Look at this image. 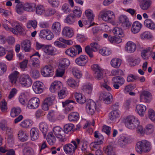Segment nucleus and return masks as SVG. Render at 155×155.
Wrapping results in <instances>:
<instances>
[{"mask_svg": "<svg viewBox=\"0 0 155 155\" xmlns=\"http://www.w3.org/2000/svg\"><path fill=\"white\" fill-rule=\"evenodd\" d=\"M41 73L45 77L52 76L54 74L53 68L50 65L46 66L41 70Z\"/></svg>", "mask_w": 155, "mask_h": 155, "instance_id": "9b49d317", "label": "nucleus"}, {"mask_svg": "<svg viewBox=\"0 0 155 155\" xmlns=\"http://www.w3.org/2000/svg\"><path fill=\"white\" fill-rule=\"evenodd\" d=\"M36 5L34 3H25L23 4L25 11L28 12H33L35 10Z\"/></svg>", "mask_w": 155, "mask_h": 155, "instance_id": "4c0bfd02", "label": "nucleus"}, {"mask_svg": "<svg viewBox=\"0 0 155 155\" xmlns=\"http://www.w3.org/2000/svg\"><path fill=\"white\" fill-rule=\"evenodd\" d=\"M120 116V113L118 110H114L109 114V118L111 120L114 121Z\"/></svg>", "mask_w": 155, "mask_h": 155, "instance_id": "72a5a7b5", "label": "nucleus"}, {"mask_svg": "<svg viewBox=\"0 0 155 155\" xmlns=\"http://www.w3.org/2000/svg\"><path fill=\"white\" fill-rule=\"evenodd\" d=\"M19 139L21 142H25L28 139V135L27 133L25 131L20 130L18 134Z\"/></svg>", "mask_w": 155, "mask_h": 155, "instance_id": "b1692460", "label": "nucleus"}, {"mask_svg": "<svg viewBox=\"0 0 155 155\" xmlns=\"http://www.w3.org/2000/svg\"><path fill=\"white\" fill-rule=\"evenodd\" d=\"M30 136L32 140H35L39 138V131L36 127L32 128L30 131Z\"/></svg>", "mask_w": 155, "mask_h": 155, "instance_id": "aec40b11", "label": "nucleus"}, {"mask_svg": "<svg viewBox=\"0 0 155 155\" xmlns=\"http://www.w3.org/2000/svg\"><path fill=\"white\" fill-rule=\"evenodd\" d=\"M70 64V61L67 58H64L61 59L59 64V67L61 69H66Z\"/></svg>", "mask_w": 155, "mask_h": 155, "instance_id": "a878e982", "label": "nucleus"}, {"mask_svg": "<svg viewBox=\"0 0 155 155\" xmlns=\"http://www.w3.org/2000/svg\"><path fill=\"white\" fill-rule=\"evenodd\" d=\"M52 130L54 135L57 138L63 140L65 139V133L61 127L58 126L54 127L53 128Z\"/></svg>", "mask_w": 155, "mask_h": 155, "instance_id": "1a4fd4ad", "label": "nucleus"}, {"mask_svg": "<svg viewBox=\"0 0 155 155\" xmlns=\"http://www.w3.org/2000/svg\"><path fill=\"white\" fill-rule=\"evenodd\" d=\"M58 97L60 99L64 98L67 96V92L66 89L60 90L58 93Z\"/></svg>", "mask_w": 155, "mask_h": 155, "instance_id": "0e129e2a", "label": "nucleus"}, {"mask_svg": "<svg viewBox=\"0 0 155 155\" xmlns=\"http://www.w3.org/2000/svg\"><path fill=\"white\" fill-rule=\"evenodd\" d=\"M21 111V109L19 107H14L11 109L10 115L12 117H15L18 115Z\"/></svg>", "mask_w": 155, "mask_h": 155, "instance_id": "a18cd8bd", "label": "nucleus"}, {"mask_svg": "<svg viewBox=\"0 0 155 155\" xmlns=\"http://www.w3.org/2000/svg\"><path fill=\"white\" fill-rule=\"evenodd\" d=\"M99 17L104 21L113 23L115 19L114 13L110 10L101 11L99 14Z\"/></svg>", "mask_w": 155, "mask_h": 155, "instance_id": "f03ea898", "label": "nucleus"}, {"mask_svg": "<svg viewBox=\"0 0 155 155\" xmlns=\"http://www.w3.org/2000/svg\"><path fill=\"white\" fill-rule=\"evenodd\" d=\"M74 96L76 101L80 104H83L86 102L85 97L81 93H76Z\"/></svg>", "mask_w": 155, "mask_h": 155, "instance_id": "cd10ccee", "label": "nucleus"}, {"mask_svg": "<svg viewBox=\"0 0 155 155\" xmlns=\"http://www.w3.org/2000/svg\"><path fill=\"white\" fill-rule=\"evenodd\" d=\"M113 80L120 86L124 84L125 82L124 78L120 76L115 77L113 78Z\"/></svg>", "mask_w": 155, "mask_h": 155, "instance_id": "603ef678", "label": "nucleus"}, {"mask_svg": "<svg viewBox=\"0 0 155 155\" xmlns=\"http://www.w3.org/2000/svg\"><path fill=\"white\" fill-rule=\"evenodd\" d=\"M19 73L17 71H15L11 73L8 76L9 81L12 84H15L16 82H18V77Z\"/></svg>", "mask_w": 155, "mask_h": 155, "instance_id": "393cba45", "label": "nucleus"}, {"mask_svg": "<svg viewBox=\"0 0 155 155\" xmlns=\"http://www.w3.org/2000/svg\"><path fill=\"white\" fill-rule=\"evenodd\" d=\"M74 125L71 124H67L65 125L64 127V131L66 134H68L69 132L71 131L74 127Z\"/></svg>", "mask_w": 155, "mask_h": 155, "instance_id": "13d9d810", "label": "nucleus"}, {"mask_svg": "<svg viewBox=\"0 0 155 155\" xmlns=\"http://www.w3.org/2000/svg\"><path fill=\"white\" fill-rule=\"evenodd\" d=\"M148 116L152 121L155 120V112L152 109H150L148 110Z\"/></svg>", "mask_w": 155, "mask_h": 155, "instance_id": "338daca9", "label": "nucleus"}, {"mask_svg": "<svg viewBox=\"0 0 155 155\" xmlns=\"http://www.w3.org/2000/svg\"><path fill=\"white\" fill-rule=\"evenodd\" d=\"M67 84L73 88H75L77 87L78 85V83L73 78H70L67 80Z\"/></svg>", "mask_w": 155, "mask_h": 155, "instance_id": "09e8293b", "label": "nucleus"}, {"mask_svg": "<svg viewBox=\"0 0 155 155\" xmlns=\"http://www.w3.org/2000/svg\"><path fill=\"white\" fill-rule=\"evenodd\" d=\"M55 97L54 96H51L46 98L44 101L50 106L53 104Z\"/></svg>", "mask_w": 155, "mask_h": 155, "instance_id": "e2e57ef3", "label": "nucleus"}, {"mask_svg": "<svg viewBox=\"0 0 155 155\" xmlns=\"http://www.w3.org/2000/svg\"><path fill=\"white\" fill-rule=\"evenodd\" d=\"M36 12L37 14L39 15H41L44 14L45 12L46 11L43 5H38L36 7Z\"/></svg>", "mask_w": 155, "mask_h": 155, "instance_id": "3c124183", "label": "nucleus"}, {"mask_svg": "<svg viewBox=\"0 0 155 155\" xmlns=\"http://www.w3.org/2000/svg\"><path fill=\"white\" fill-rule=\"evenodd\" d=\"M125 126L129 129H134L140 124V122L137 118L133 116L128 117L125 120Z\"/></svg>", "mask_w": 155, "mask_h": 155, "instance_id": "7ed1b4c3", "label": "nucleus"}, {"mask_svg": "<svg viewBox=\"0 0 155 155\" xmlns=\"http://www.w3.org/2000/svg\"><path fill=\"white\" fill-rule=\"evenodd\" d=\"M62 33L63 35L69 38L72 37L74 35L72 29L68 27H64Z\"/></svg>", "mask_w": 155, "mask_h": 155, "instance_id": "5701e85b", "label": "nucleus"}, {"mask_svg": "<svg viewBox=\"0 0 155 155\" xmlns=\"http://www.w3.org/2000/svg\"><path fill=\"white\" fill-rule=\"evenodd\" d=\"M39 37L41 38H45L48 40H50L54 37V36L50 30L47 29H43L40 31Z\"/></svg>", "mask_w": 155, "mask_h": 155, "instance_id": "9d476101", "label": "nucleus"}, {"mask_svg": "<svg viewBox=\"0 0 155 155\" xmlns=\"http://www.w3.org/2000/svg\"><path fill=\"white\" fill-rule=\"evenodd\" d=\"M91 68L94 72V78L98 80L103 78V71L102 68L98 64H95L91 66Z\"/></svg>", "mask_w": 155, "mask_h": 155, "instance_id": "0eeeda50", "label": "nucleus"}, {"mask_svg": "<svg viewBox=\"0 0 155 155\" xmlns=\"http://www.w3.org/2000/svg\"><path fill=\"white\" fill-rule=\"evenodd\" d=\"M71 143H68L63 146V149L66 154L70 155L73 154L77 148L76 142L74 141H72Z\"/></svg>", "mask_w": 155, "mask_h": 155, "instance_id": "39448f33", "label": "nucleus"}, {"mask_svg": "<svg viewBox=\"0 0 155 155\" xmlns=\"http://www.w3.org/2000/svg\"><path fill=\"white\" fill-rule=\"evenodd\" d=\"M40 104V100L37 97H33L28 101V107L30 109H36L38 107Z\"/></svg>", "mask_w": 155, "mask_h": 155, "instance_id": "ddd939ff", "label": "nucleus"}, {"mask_svg": "<svg viewBox=\"0 0 155 155\" xmlns=\"http://www.w3.org/2000/svg\"><path fill=\"white\" fill-rule=\"evenodd\" d=\"M136 46L134 43L131 41H128L125 47L126 51L130 53L134 52L136 50Z\"/></svg>", "mask_w": 155, "mask_h": 155, "instance_id": "4be33fe9", "label": "nucleus"}, {"mask_svg": "<svg viewBox=\"0 0 155 155\" xmlns=\"http://www.w3.org/2000/svg\"><path fill=\"white\" fill-rule=\"evenodd\" d=\"M155 129L154 125L152 124H148L146 125L145 132L147 134H150L153 133Z\"/></svg>", "mask_w": 155, "mask_h": 155, "instance_id": "864d4df0", "label": "nucleus"}, {"mask_svg": "<svg viewBox=\"0 0 155 155\" xmlns=\"http://www.w3.org/2000/svg\"><path fill=\"white\" fill-rule=\"evenodd\" d=\"M99 53L103 56H108L112 53L111 51L108 48L104 47L99 51Z\"/></svg>", "mask_w": 155, "mask_h": 155, "instance_id": "c03bdc74", "label": "nucleus"}, {"mask_svg": "<svg viewBox=\"0 0 155 155\" xmlns=\"http://www.w3.org/2000/svg\"><path fill=\"white\" fill-rule=\"evenodd\" d=\"M16 10L19 14H22L25 10L23 4L22 3H19L16 6Z\"/></svg>", "mask_w": 155, "mask_h": 155, "instance_id": "4d7b16f0", "label": "nucleus"}, {"mask_svg": "<svg viewBox=\"0 0 155 155\" xmlns=\"http://www.w3.org/2000/svg\"><path fill=\"white\" fill-rule=\"evenodd\" d=\"M92 85L89 84L84 85L82 87V89L84 92L89 94L92 93Z\"/></svg>", "mask_w": 155, "mask_h": 155, "instance_id": "37998d69", "label": "nucleus"}, {"mask_svg": "<svg viewBox=\"0 0 155 155\" xmlns=\"http://www.w3.org/2000/svg\"><path fill=\"white\" fill-rule=\"evenodd\" d=\"M63 87L62 83L59 81H56L53 82L50 87V90L52 93L57 92Z\"/></svg>", "mask_w": 155, "mask_h": 155, "instance_id": "f8f14e48", "label": "nucleus"}, {"mask_svg": "<svg viewBox=\"0 0 155 155\" xmlns=\"http://www.w3.org/2000/svg\"><path fill=\"white\" fill-rule=\"evenodd\" d=\"M143 96L144 97V101L146 102H149L151 100V94L148 91H143L140 94V97H142Z\"/></svg>", "mask_w": 155, "mask_h": 155, "instance_id": "c756f323", "label": "nucleus"}, {"mask_svg": "<svg viewBox=\"0 0 155 155\" xmlns=\"http://www.w3.org/2000/svg\"><path fill=\"white\" fill-rule=\"evenodd\" d=\"M66 54L71 57H74L77 55V51L74 47L68 48L65 51Z\"/></svg>", "mask_w": 155, "mask_h": 155, "instance_id": "c9c22d12", "label": "nucleus"}, {"mask_svg": "<svg viewBox=\"0 0 155 155\" xmlns=\"http://www.w3.org/2000/svg\"><path fill=\"white\" fill-rule=\"evenodd\" d=\"M75 21V17L72 14H70L66 17L65 22L68 25H71L74 24Z\"/></svg>", "mask_w": 155, "mask_h": 155, "instance_id": "f704fd0d", "label": "nucleus"}, {"mask_svg": "<svg viewBox=\"0 0 155 155\" xmlns=\"http://www.w3.org/2000/svg\"><path fill=\"white\" fill-rule=\"evenodd\" d=\"M86 109L87 112L91 115H93L96 110V104L95 102L89 99L86 101Z\"/></svg>", "mask_w": 155, "mask_h": 155, "instance_id": "6e6552de", "label": "nucleus"}, {"mask_svg": "<svg viewBox=\"0 0 155 155\" xmlns=\"http://www.w3.org/2000/svg\"><path fill=\"white\" fill-rule=\"evenodd\" d=\"M30 74L31 77L34 79H37L40 76L39 71L36 70H31L30 72Z\"/></svg>", "mask_w": 155, "mask_h": 155, "instance_id": "69168bd1", "label": "nucleus"}, {"mask_svg": "<svg viewBox=\"0 0 155 155\" xmlns=\"http://www.w3.org/2000/svg\"><path fill=\"white\" fill-rule=\"evenodd\" d=\"M151 3L150 0H144L140 5V7L143 10H147L150 7Z\"/></svg>", "mask_w": 155, "mask_h": 155, "instance_id": "bf43d9fd", "label": "nucleus"}, {"mask_svg": "<svg viewBox=\"0 0 155 155\" xmlns=\"http://www.w3.org/2000/svg\"><path fill=\"white\" fill-rule=\"evenodd\" d=\"M24 155H34L35 152L32 148L27 147L24 148L23 151Z\"/></svg>", "mask_w": 155, "mask_h": 155, "instance_id": "052dcab7", "label": "nucleus"}, {"mask_svg": "<svg viewBox=\"0 0 155 155\" xmlns=\"http://www.w3.org/2000/svg\"><path fill=\"white\" fill-rule=\"evenodd\" d=\"M129 141V138L125 135H121L118 140V143L121 147H123Z\"/></svg>", "mask_w": 155, "mask_h": 155, "instance_id": "2eb2a0df", "label": "nucleus"}, {"mask_svg": "<svg viewBox=\"0 0 155 155\" xmlns=\"http://www.w3.org/2000/svg\"><path fill=\"white\" fill-rule=\"evenodd\" d=\"M144 26L147 28L155 30V23L150 19H147L144 22Z\"/></svg>", "mask_w": 155, "mask_h": 155, "instance_id": "473e14b6", "label": "nucleus"}, {"mask_svg": "<svg viewBox=\"0 0 155 155\" xmlns=\"http://www.w3.org/2000/svg\"><path fill=\"white\" fill-rule=\"evenodd\" d=\"M151 49V48L149 47L141 51V56L143 59L145 60L149 59L150 56V52L152 51Z\"/></svg>", "mask_w": 155, "mask_h": 155, "instance_id": "412c9836", "label": "nucleus"}, {"mask_svg": "<svg viewBox=\"0 0 155 155\" xmlns=\"http://www.w3.org/2000/svg\"><path fill=\"white\" fill-rule=\"evenodd\" d=\"M70 103H74V101L71 100H67L64 102H62V105L63 107L67 106V107L65 108V110L67 113L71 110L73 108L72 106H71V105L69 104Z\"/></svg>", "mask_w": 155, "mask_h": 155, "instance_id": "e433bc0d", "label": "nucleus"}, {"mask_svg": "<svg viewBox=\"0 0 155 155\" xmlns=\"http://www.w3.org/2000/svg\"><path fill=\"white\" fill-rule=\"evenodd\" d=\"M151 143L146 140H143L137 142L136 144V150L139 153L143 152L147 153L151 150Z\"/></svg>", "mask_w": 155, "mask_h": 155, "instance_id": "f257e3e1", "label": "nucleus"}, {"mask_svg": "<svg viewBox=\"0 0 155 155\" xmlns=\"http://www.w3.org/2000/svg\"><path fill=\"white\" fill-rule=\"evenodd\" d=\"M39 128L42 133L44 137H45L48 131V126L47 124L44 122H41L39 124Z\"/></svg>", "mask_w": 155, "mask_h": 155, "instance_id": "7c9ffc66", "label": "nucleus"}, {"mask_svg": "<svg viewBox=\"0 0 155 155\" xmlns=\"http://www.w3.org/2000/svg\"><path fill=\"white\" fill-rule=\"evenodd\" d=\"M87 57L84 55H81L79 57L77 58L75 60V63L80 66H84L87 62Z\"/></svg>", "mask_w": 155, "mask_h": 155, "instance_id": "f3484780", "label": "nucleus"}, {"mask_svg": "<svg viewBox=\"0 0 155 155\" xmlns=\"http://www.w3.org/2000/svg\"><path fill=\"white\" fill-rule=\"evenodd\" d=\"M31 61L32 65L35 67L38 68L39 67V60L38 58L33 57L31 58Z\"/></svg>", "mask_w": 155, "mask_h": 155, "instance_id": "774afa93", "label": "nucleus"}, {"mask_svg": "<svg viewBox=\"0 0 155 155\" xmlns=\"http://www.w3.org/2000/svg\"><path fill=\"white\" fill-rule=\"evenodd\" d=\"M112 98V95L109 93L104 92L101 94L100 98L103 100L105 104H108L111 102V99Z\"/></svg>", "mask_w": 155, "mask_h": 155, "instance_id": "a211bd4d", "label": "nucleus"}, {"mask_svg": "<svg viewBox=\"0 0 155 155\" xmlns=\"http://www.w3.org/2000/svg\"><path fill=\"white\" fill-rule=\"evenodd\" d=\"M72 73L76 78L79 79L81 78L82 74L81 72L76 67H73L72 69Z\"/></svg>", "mask_w": 155, "mask_h": 155, "instance_id": "49530a36", "label": "nucleus"}, {"mask_svg": "<svg viewBox=\"0 0 155 155\" xmlns=\"http://www.w3.org/2000/svg\"><path fill=\"white\" fill-rule=\"evenodd\" d=\"M61 25L59 22H54L51 26V29L56 34L60 32L61 31Z\"/></svg>", "mask_w": 155, "mask_h": 155, "instance_id": "2f4dec72", "label": "nucleus"}, {"mask_svg": "<svg viewBox=\"0 0 155 155\" xmlns=\"http://www.w3.org/2000/svg\"><path fill=\"white\" fill-rule=\"evenodd\" d=\"M94 137L97 139V141H99V143H103L104 137L98 131H96L94 132Z\"/></svg>", "mask_w": 155, "mask_h": 155, "instance_id": "5fc2aeb1", "label": "nucleus"}, {"mask_svg": "<svg viewBox=\"0 0 155 155\" xmlns=\"http://www.w3.org/2000/svg\"><path fill=\"white\" fill-rule=\"evenodd\" d=\"M104 150L107 155H115L114 150L111 145H109L104 147Z\"/></svg>", "mask_w": 155, "mask_h": 155, "instance_id": "58836bf2", "label": "nucleus"}, {"mask_svg": "<svg viewBox=\"0 0 155 155\" xmlns=\"http://www.w3.org/2000/svg\"><path fill=\"white\" fill-rule=\"evenodd\" d=\"M85 15L88 19V21L91 23L94 19V15L92 11L90 10H87L85 11Z\"/></svg>", "mask_w": 155, "mask_h": 155, "instance_id": "8fccbe9b", "label": "nucleus"}, {"mask_svg": "<svg viewBox=\"0 0 155 155\" xmlns=\"http://www.w3.org/2000/svg\"><path fill=\"white\" fill-rule=\"evenodd\" d=\"M21 47L25 52H29L31 48V44L29 40H25L21 43Z\"/></svg>", "mask_w": 155, "mask_h": 155, "instance_id": "c85d7f7f", "label": "nucleus"}, {"mask_svg": "<svg viewBox=\"0 0 155 155\" xmlns=\"http://www.w3.org/2000/svg\"><path fill=\"white\" fill-rule=\"evenodd\" d=\"M85 51L90 57L92 58L93 57V52H95V51L91 48L89 45H87L85 47Z\"/></svg>", "mask_w": 155, "mask_h": 155, "instance_id": "680f3d73", "label": "nucleus"}, {"mask_svg": "<svg viewBox=\"0 0 155 155\" xmlns=\"http://www.w3.org/2000/svg\"><path fill=\"white\" fill-rule=\"evenodd\" d=\"M11 25L13 27L11 29V32L15 35H17L18 33L21 34L25 31L22 24L17 21H13Z\"/></svg>", "mask_w": 155, "mask_h": 155, "instance_id": "423d86ee", "label": "nucleus"}, {"mask_svg": "<svg viewBox=\"0 0 155 155\" xmlns=\"http://www.w3.org/2000/svg\"><path fill=\"white\" fill-rule=\"evenodd\" d=\"M142 24L138 21L134 22L132 25L131 31L134 34L138 33L142 27Z\"/></svg>", "mask_w": 155, "mask_h": 155, "instance_id": "6ab92c4d", "label": "nucleus"}, {"mask_svg": "<svg viewBox=\"0 0 155 155\" xmlns=\"http://www.w3.org/2000/svg\"><path fill=\"white\" fill-rule=\"evenodd\" d=\"M43 85L42 83L39 81H36L33 83L32 88L35 93L39 94L43 92Z\"/></svg>", "mask_w": 155, "mask_h": 155, "instance_id": "4468645a", "label": "nucleus"}, {"mask_svg": "<svg viewBox=\"0 0 155 155\" xmlns=\"http://www.w3.org/2000/svg\"><path fill=\"white\" fill-rule=\"evenodd\" d=\"M37 22L36 20H29L27 23L26 26L28 28H30L32 27L34 29L37 27Z\"/></svg>", "mask_w": 155, "mask_h": 155, "instance_id": "6e6d98bb", "label": "nucleus"}, {"mask_svg": "<svg viewBox=\"0 0 155 155\" xmlns=\"http://www.w3.org/2000/svg\"><path fill=\"white\" fill-rule=\"evenodd\" d=\"M44 52L48 55H53L55 54L56 49L50 45H45L43 48Z\"/></svg>", "mask_w": 155, "mask_h": 155, "instance_id": "dca6fc26", "label": "nucleus"}, {"mask_svg": "<svg viewBox=\"0 0 155 155\" xmlns=\"http://www.w3.org/2000/svg\"><path fill=\"white\" fill-rule=\"evenodd\" d=\"M146 110V107L143 105L139 104L136 106V110L140 116L144 115Z\"/></svg>", "mask_w": 155, "mask_h": 155, "instance_id": "bb28decb", "label": "nucleus"}, {"mask_svg": "<svg viewBox=\"0 0 155 155\" xmlns=\"http://www.w3.org/2000/svg\"><path fill=\"white\" fill-rule=\"evenodd\" d=\"M47 140L48 143L51 145H53L55 143L56 139L52 132L48 133L47 135Z\"/></svg>", "mask_w": 155, "mask_h": 155, "instance_id": "ea45409f", "label": "nucleus"}, {"mask_svg": "<svg viewBox=\"0 0 155 155\" xmlns=\"http://www.w3.org/2000/svg\"><path fill=\"white\" fill-rule=\"evenodd\" d=\"M32 124V122L30 120H25L22 121L20 126L24 128L30 127Z\"/></svg>", "mask_w": 155, "mask_h": 155, "instance_id": "de8ad7c7", "label": "nucleus"}, {"mask_svg": "<svg viewBox=\"0 0 155 155\" xmlns=\"http://www.w3.org/2000/svg\"><path fill=\"white\" fill-rule=\"evenodd\" d=\"M121 60L120 59L114 58L113 59L110 61L111 66L115 68H118L120 65Z\"/></svg>", "mask_w": 155, "mask_h": 155, "instance_id": "79ce46f5", "label": "nucleus"}, {"mask_svg": "<svg viewBox=\"0 0 155 155\" xmlns=\"http://www.w3.org/2000/svg\"><path fill=\"white\" fill-rule=\"evenodd\" d=\"M18 82L20 83L23 86L27 87H30L32 84V81L29 75L22 74L18 78Z\"/></svg>", "mask_w": 155, "mask_h": 155, "instance_id": "20e7f679", "label": "nucleus"}, {"mask_svg": "<svg viewBox=\"0 0 155 155\" xmlns=\"http://www.w3.org/2000/svg\"><path fill=\"white\" fill-rule=\"evenodd\" d=\"M79 118V114L76 112H73L70 113L68 115V119L70 121H77Z\"/></svg>", "mask_w": 155, "mask_h": 155, "instance_id": "a19ab883", "label": "nucleus"}]
</instances>
